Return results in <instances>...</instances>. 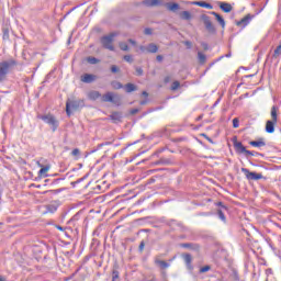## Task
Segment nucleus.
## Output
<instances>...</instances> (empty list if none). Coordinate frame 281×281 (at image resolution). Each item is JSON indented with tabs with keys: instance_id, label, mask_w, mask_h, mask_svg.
I'll list each match as a JSON object with an SVG mask.
<instances>
[{
	"instance_id": "nucleus-46",
	"label": "nucleus",
	"mask_w": 281,
	"mask_h": 281,
	"mask_svg": "<svg viewBox=\"0 0 281 281\" xmlns=\"http://www.w3.org/2000/svg\"><path fill=\"white\" fill-rule=\"evenodd\" d=\"M136 113H139V110L133 109V110L131 111V114H132V115H135Z\"/></svg>"
},
{
	"instance_id": "nucleus-6",
	"label": "nucleus",
	"mask_w": 281,
	"mask_h": 281,
	"mask_svg": "<svg viewBox=\"0 0 281 281\" xmlns=\"http://www.w3.org/2000/svg\"><path fill=\"white\" fill-rule=\"evenodd\" d=\"M241 172L245 175L248 181H260V179H267L262 173L256 171H249L247 168H241Z\"/></svg>"
},
{
	"instance_id": "nucleus-25",
	"label": "nucleus",
	"mask_w": 281,
	"mask_h": 281,
	"mask_svg": "<svg viewBox=\"0 0 281 281\" xmlns=\"http://www.w3.org/2000/svg\"><path fill=\"white\" fill-rule=\"evenodd\" d=\"M125 91L126 93H133V91H137V87L133 83H126Z\"/></svg>"
},
{
	"instance_id": "nucleus-13",
	"label": "nucleus",
	"mask_w": 281,
	"mask_h": 281,
	"mask_svg": "<svg viewBox=\"0 0 281 281\" xmlns=\"http://www.w3.org/2000/svg\"><path fill=\"white\" fill-rule=\"evenodd\" d=\"M210 14L215 16V21H217V23H220L221 27L223 30H225V19H223L221 14H218V13H216L214 11H211Z\"/></svg>"
},
{
	"instance_id": "nucleus-11",
	"label": "nucleus",
	"mask_w": 281,
	"mask_h": 281,
	"mask_svg": "<svg viewBox=\"0 0 281 281\" xmlns=\"http://www.w3.org/2000/svg\"><path fill=\"white\" fill-rule=\"evenodd\" d=\"M143 3L147 8H156L157 5H161L162 1L161 0H144Z\"/></svg>"
},
{
	"instance_id": "nucleus-36",
	"label": "nucleus",
	"mask_w": 281,
	"mask_h": 281,
	"mask_svg": "<svg viewBox=\"0 0 281 281\" xmlns=\"http://www.w3.org/2000/svg\"><path fill=\"white\" fill-rule=\"evenodd\" d=\"M111 71H112V74H120V67H117L115 65H112L111 66Z\"/></svg>"
},
{
	"instance_id": "nucleus-4",
	"label": "nucleus",
	"mask_w": 281,
	"mask_h": 281,
	"mask_svg": "<svg viewBox=\"0 0 281 281\" xmlns=\"http://www.w3.org/2000/svg\"><path fill=\"white\" fill-rule=\"evenodd\" d=\"M117 36V33H111L109 35H105L101 38V44L105 49H109L110 52H115V46H113V41Z\"/></svg>"
},
{
	"instance_id": "nucleus-7",
	"label": "nucleus",
	"mask_w": 281,
	"mask_h": 281,
	"mask_svg": "<svg viewBox=\"0 0 281 281\" xmlns=\"http://www.w3.org/2000/svg\"><path fill=\"white\" fill-rule=\"evenodd\" d=\"M38 119L45 122V124H48L49 126H52L54 132L56 131V128H58V120H56V116L52 114H46V115H38Z\"/></svg>"
},
{
	"instance_id": "nucleus-21",
	"label": "nucleus",
	"mask_w": 281,
	"mask_h": 281,
	"mask_svg": "<svg viewBox=\"0 0 281 281\" xmlns=\"http://www.w3.org/2000/svg\"><path fill=\"white\" fill-rule=\"evenodd\" d=\"M198 60L200 65L207 63V56L203 52H198Z\"/></svg>"
},
{
	"instance_id": "nucleus-41",
	"label": "nucleus",
	"mask_w": 281,
	"mask_h": 281,
	"mask_svg": "<svg viewBox=\"0 0 281 281\" xmlns=\"http://www.w3.org/2000/svg\"><path fill=\"white\" fill-rule=\"evenodd\" d=\"M202 47H203V49H204V52H207V49H210V46L207 45V43H205V42H202Z\"/></svg>"
},
{
	"instance_id": "nucleus-55",
	"label": "nucleus",
	"mask_w": 281,
	"mask_h": 281,
	"mask_svg": "<svg viewBox=\"0 0 281 281\" xmlns=\"http://www.w3.org/2000/svg\"><path fill=\"white\" fill-rule=\"evenodd\" d=\"M150 281H157V278L153 277Z\"/></svg>"
},
{
	"instance_id": "nucleus-17",
	"label": "nucleus",
	"mask_w": 281,
	"mask_h": 281,
	"mask_svg": "<svg viewBox=\"0 0 281 281\" xmlns=\"http://www.w3.org/2000/svg\"><path fill=\"white\" fill-rule=\"evenodd\" d=\"M249 144L255 148H262L263 146H267V143H265L262 138H260L259 140H251Z\"/></svg>"
},
{
	"instance_id": "nucleus-42",
	"label": "nucleus",
	"mask_w": 281,
	"mask_h": 281,
	"mask_svg": "<svg viewBox=\"0 0 281 281\" xmlns=\"http://www.w3.org/2000/svg\"><path fill=\"white\" fill-rule=\"evenodd\" d=\"M144 247H146V244L144 241H140V244L138 246V250L144 251Z\"/></svg>"
},
{
	"instance_id": "nucleus-26",
	"label": "nucleus",
	"mask_w": 281,
	"mask_h": 281,
	"mask_svg": "<svg viewBox=\"0 0 281 281\" xmlns=\"http://www.w3.org/2000/svg\"><path fill=\"white\" fill-rule=\"evenodd\" d=\"M47 212L54 213L58 210V204L56 203H50L46 206Z\"/></svg>"
},
{
	"instance_id": "nucleus-10",
	"label": "nucleus",
	"mask_w": 281,
	"mask_h": 281,
	"mask_svg": "<svg viewBox=\"0 0 281 281\" xmlns=\"http://www.w3.org/2000/svg\"><path fill=\"white\" fill-rule=\"evenodd\" d=\"M251 19H254V16H251V14H247L246 16H244L240 21H238L236 23V25L238 27H247V25H249V22L251 21Z\"/></svg>"
},
{
	"instance_id": "nucleus-31",
	"label": "nucleus",
	"mask_w": 281,
	"mask_h": 281,
	"mask_svg": "<svg viewBox=\"0 0 281 281\" xmlns=\"http://www.w3.org/2000/svg\"><path fill=\"white\" fill-rule=\"evenodd\" d=\"M181 87V83L179 81H173L171 85V91H177Z\"/></svg>"
},
{
	"instance_id": "nucleus-53",
	"label": "nucleus",
	"mask_w": 281,
	"mask_h": 281,
	"mask_svg": "<svg viewBox=\"0 0 281 281\" xmlns=\"http://www.w3.org/2000/svg\"><path fill=\"white\" fill-rule=\"evenodd\" d=\"M0 281H5V278H3L2 276H0Z\"/></svg>"
},
{
	"instance_id": "nucleus-14",
	"label": "nucleus",
	"mask_w": 281,
	"mask_h": 281,
	"mask_svg": "<svg viewBox=\"0 0 281 281\" xmlns=\"http://www.w3.org/2000/svg\"><path fill=\"white\" fill-rule=\"evenodd\" d=\"M178 16L182 21H191L192 20V13H190V11H181L178 13Z\"/></svg>"
},
{
	"instance_id": "nucleus-15",
	"label": "nucleus",
	"mask_w": 281,
	"mask_h": 281,
	"mask_svg": "<svg viewBox=\"0 0 281 281\" xmlns=\"http://www.w3.org/2000/svg\"><path fill=\"white\" fill-rule=\"evenodd\" d=\"M220 9L223 11V12H226V13H229L232 12V10L234 9L232 7V4L227 3V2H220Z\"/></svg>"
},
{
	"instance_id": "nucleus-8",
	"label": "nucleus",
	"mask_w": 281,
	"mask_h": 281,
	"mask_svg": "<svg viewBox=\"0 0 281 281\" xmlns=\"http://www.w3.org/2000/svg\"><path fill=\"white\" fill-rule=\"evenodd\" d=\"M101 102H112V104H120V97L113 92H108L101 97Z\"/></svg>"
},
{
	"instance_id": "nucleus-9",
	"label": "nucleus",
	"mask_w": 281,
	"mask_h": 281,
	"mask_svg": "<svg viewBox=\"0 0 281 281\" xmlns=\"http://www.w3.org/2000/svg\"><path fill=\"white\" fill-rule=\"evenodd\" d=\"M234 146H235V150H236V153H239L240 155H245L246 157H254V151H249V150H247V148H245L244 146H243V143H240V142H235L234 143Z\"/></svg>"
},
{
	"instance_id": "nucleus-24",
	"label": "nucleus",
	"mask_w": 281,
	"mask_h": 281,
	"mask_svg": "<svg viewBox=\"0 0 281 281\" xmlns=\"http://www.w3.org/2000/svg\"><path fill=\"white\" fill-rule=\"evenodd\" d=\"M147 52L149 54H157V52H159V47L157 46V44L151 43L147 46Z\"/></svg>"
},
{
	"instance_id": "nucleus-20",
	"label": "nucleus",
	"mask_w": 281,
	"mask_h": 281,
	"mask_svg": "<svg viewBox=\"0 0 281 281\" xmlns=\"http://www.w3.org/2000/svg\"><path fill=\"white\" fill-rule=\"evenodd\" d=\"M110 117L114 122V124H117V122H122V113H120V112H113L110 115Z\"/></svg>"
},
{
	"instance_id": "nucleus-32",
	"label": "nucleus",
	"mask_w": 281,
	"mask_h": 281,
	"mask_svg": "<svg viewBox=\"0 0 281 281\" xmlns=\"http://www.w3.org/2000/svg\"><path fill=\"white\" fill-rule=\"evenodd\" d=\"M71 155H72V157H76V159H79V157H80V149L75 148V149L71 151Z\"/></svg>"
},
{
	"instance_id": "nucleus-34",
	"label": "nucleus",
	"mask_w": 281,
	"mask_h": 281,
	"mask_svg": "<svg viewBox=\"0 0 281 281\" xmlns=\"http://www.w3.org/2000/svg\"><path fill=\"white\" fill-rule=\"evenodd\" d=\"M88 63H90V65H98V58H95V57H88Z\"/></svg>"
},
{
	"instance_id": "nucleus-49",
	"label": "nucleus",
	"mask_w": 281,
	"mask_h": 281,
	"mask_svg": "<svg viewBox=\"0 0 281 281\" xmlns=\"http://www.w3.org/2000/svg\"><path fill=\"white\" fill-rule=\"evenodd\" d=\"M165 82L166 83L170 82V77H165Z\"/></svg>"
},
{
	"instance_id": "nucleus-27",
	"label": "nucleus",
	"mask_w": 281,
	"mask_h": 281,
	"mask_svg": "<svg viewBox=\"0 0 281 281\" xmlns=\"http://www.w3.org/2000/svg\"><path fill=\"white\" fill-rule=\"evenodd\" d=\"M47 172H49V167H43L41 170H40V172H38V175L41 176V177H47Z\"/></svg>"
},
{
	"instance_id": "nucleus-48",
	"label": "nucleus",
	"mask_w": 281,
	"mask_h": 281,
	"mask_svg": "<svg viewBox=\"0 0 281 281\" xmlns=\"http://www.w3.org/2000/svg\"><path fill=\"white\" fill-rule=\"evenodd\" d=\"M139 49H140V52H147V47H145V46H139Z\"/></svg>"
},
{
	"instance_id": "nucleus-33",
	"label": "nucleus",
	"mask_w": 281,
	"mask_h": 281,
	"mask_svg": "<svg viewBox=\"0 0 281 281\" xmlns=\"http://www.w3.org/2000/svg\"><path fill=\"white\" fill-rule=\"evenodd\" d=\"M211 269H212L211 266H204L200 268V273H207V271H210Z\"/></svg>"
},
{
	"instance_id": "nucleus-50",
	"label": "nucleus",
	"mask_w": 281,
	"mask_h": 281,
	"mask_svg": "<svg viewBox=\"0 0 281 281\" xmlns=\"http://www.w3.org/2000/svg\"><path fill=\"white\" fill-rule=\"evenodd\" d=\"M143 95H144L145 98H148V92L143 91Z\"/></svg>"
},
{
	"instance_id": "nucleus-12",
	"label": "nucleus",
	"mask_w": 281,
	"mask_h": 281,
	"mask_svg": "<svg viewBox=\"0 0 281 281\" xmlns=\"http://www.w3.org/2000/svg\"><path fill=\"white\" fill-rule=\"evenodd\" d=\"M95 75L85 74L81 76V82H86V85H91V82H94Z\"/></svg>"
},
{
	"instance_id": "nucleus-47",
	"label": "nucleus",
	"mask_w": 281,
	"mask_h": 281,
	"mask_svg": "<svg viewBox=\"0 0 281 281\" xmlns=\"http://www.w3.org/2000/svg\"><path fill=\"white\" fill-rule=\"evenodd\" d=\"M128 43H131V45H137V42H135V40L132 38L128 40Z\"/></svg>"
},
{
	"instance_id": "nucleus-3",
	"label": "nucleus",
	"mask_w": 281,
	"mask_h": 281,
	"mask_svg": "<svg viewBox=\"0 0 281 281\" xmlns=\"http://www.w3.org/2000/svg\"><path fill=\"white\" fill-rule=\"evenodd\" d=\"M85 106V101L83 100H80V99H77V100H71V99H68L67 102H66V113L67 115H71V110L72 111H78V109Z\"/></svg>"
},
{
	"instance_id": "nucleus-38",
	"label": "nucleus",
	"mask_w": 281,
	"mask_h": 281,
	"mask_svg": "<svg viewBox=\"0 0 281 281\" xmlns=\"http://www.w3.org/2000/svg\"><path fill=\"white\" fill-rule=\"evenodd\" d=\"M123 59H124L126 63H133V56H131V55H125V56L123 57Z\"/></svg>"
},
{
	"instance_id": "nucleus-37",
	"label": "nucleus",
	"mask_w": 281,
	"mask_h": 281,
	"mask_svg": "<svg viewBox=\"0 0 281 281\" xmlns=\"http://www.w3.org/2000/svg\"><path fill=\"white\" fill-rule=\"evenodd\" d=\"M217 215H218V218H221V221L225 222V213H223L222 210L217 211Z\"/></svg>"
},
{
	"instance_id": "nucleus-56",
	"label": "nucleus",
	"mask_w": 281,
	"mask_h": 281,
	"mask_svg": "<svg viewBox=\"0 0 281 281\" xmlns=\"http://www.w3.org/2000/svg\"><path fill=\"white\" fill-rule=\"evenodd\" d=\"M140 104H146V101H142Z\"/></svg>"
},
{
	"instance_id": "nucleus-22",
	"label": "nucleus",
	"mask_w": 281,
	"mask_h": 281,
	"mask_svg": "<svg viewBox=\"0 0 281 281\" xmlns=\"http://www.w3.org/2000/svg\"><path fill=\"white\" fill-rule=\"evenodd\" d=\"M182 258H183V260H184L187 267H188L189 269H192V255L186 254V255L182 256Z\"/></svg>"
},
{
	"instance_id": "nucleus-2",
	"label": "nucleus",
	"mask_w": 281,
	"mask_h": 281,
	"mask_svg": "<svg viewBox=\"0 0 281 281\" xmlns=\"http://www.w3.org/2000/svg\"><path fill=\"white\" fill-rule=\"evenodd\" d=\"M14 65H16L14 59L3 60L0 63V82H3Z\"/></svg>"
},
{
	"instance_id": "nucleus-35",
	"label": "nucleus",
	"mask_w": 281,
	"mask_h": 281,
	"mask_svg": "<svg viewBox=\"0 0 281 281\" xmlns=\"http://www.w3.org/2000/svg\"><path fill=\"white\" fill-rule=\"evenodd\" d=\"M238 126H240V121H238V119L235 117V119L233 120V128H238Z\"/></svg>"
},
{
	"instance_id": "nucleus-1",
	"label": "nucleus",
	"mask_w": 281,
	"mask_h": 281,
	"mask_svg": "<svg viewBox=\"0 0 281 281\" xmlns=\"http://www.w3.org/2000/svg\"><path fill=\"white\" fill-rule=\"evenodd\" d=\"M280 109L277 105H273L270 110V117L271 120H268L266 122V133L273 134L276 133V124H278V113Z\"/></svg>"
},
{
	"instance_id": "nucleus-30",
	"label": "nucleus",
	"mask_w": 281,
	"mask_h": 281,
	"mask_svg": "<svg viewBox=\"0 0 281 281\" xmlns=\"http://www.w3.org/2000/svg\"><path fill=\"white\" fill-rule=\"evenodd\" d=\"M111 85L113 89H122L124 87L120 81H112Z\"/></svg>"
},
{
	"instance_id": "nucleus-19",
	"label": "nucleus",
	"mask_w": 281,
	"mask_h": 281,
	"mask_svg": "<svg viewBox=\"0 0 281 281\" xmlns=\"http://www.w3.org/2000/svg\"><path fill=\"white\" fill-rule=\"evenodd\" d=\"M194 5H199L200 8H206V10H213L214 7L205 1H196L193 2Z\"/></svg>"
},
{
	"instance_id": "nucleus-54",
	"label": "nucleus",
	"mask_w": 281,
	"mask_h": 281,
	"mask_svg": "<svg viewBox=\"0 0 281 281\" xmlns=\"http://www.w3.org/2000/svg\"><path fill=\"white\" fill-rule=\"evenodd\" d=\"M102 146H104V144H99V145H98V148H102Z\"/></svg>"
},
{
	"instance_id": "nucleus-44",
	"label": "nucleus",
	"mask_w": 281,
	"mask_h": 281,
	"mask_svg": "<svg viewBox=\"0 0 281 281\" xmlns=\"http://www.w3.org/2000/svg\"><path fill=\"white\" fill-rule=\"evenodd\" d=\"M156 59L158 60V63H161V60H164V56L157 55Z\"/></svg>"
},
{
	"instance_id": "nucleus-28",
	"label": "nucleus",
	"mask_w": 281,
	"mask_h": 281,
	"mask_svg": "<svg viewBox=\"0 0 281 281\" xmlns=\"http://www.w3.org/2000/svg\"><path fill=\"white\" fill-rule=\"evenodd\" d=\"M119 47L122 52H128V44L124 42L119 43Z\"/></svg>"
},
{
	"instance_id": "nucleus-18",
	"label": "nucleus",
	"mask_w": 281,
	"mask_h": 281,
	"mask_svg": "<svg viewBox=\"0 0 281 281\" xmlns=\"http://www.w3.org/2000/svg\"><path fill=\"white\" fill-rule=\"evenodd\" d=\"M155 265H157L158 267H160V269H168V267H170V263L160 260L159 257L155 258Z\"/></svg>"
},
{
	"instance_id": "nucleus-43",
	"label": "nucleus",
	"mask_w": 281,
	"mask_h": 281,
	"mask_svg": "<svg viewBox=\"0 0 281 281\" xmlns=\"http://www.w3.org/2000/svg\"><path fill=\"white\" fill-rule=\"evenodd\" d=\"M144 34L150 35V34H153V30L151 29H145Z\"/></svg>"
},
{
	"instance_id": "nucleus-16",
	"label": "nucleus",
	"mask_w": 281,
	"mask_h": 281,
	"mask_svg": "<svg viewBox=\"0 0 281 281\" xmlns=\"http://www.w3.org/2000/svg\"><path fill=\"white\" fill-rule=\"evenodd\" d=\"M88 98H89V100L95 101L99 98H102V94L100 93V91L92 90V91L88 92Z\"/></svg>"
},
{
	"instance_id": "nucleus-40",
	"label": "nucleus",
	"mask_w": 281,
	"mask_h": 281,
	"mask_svg": "<svg viewBox=\"0 0 281 281\" xmlns=\"http://www.w3.org/2000/svg\"><path fill=\"white\" fill-rule=\"evenodd\" d=\"M136 74H137V76H143L144 75V69L137 67L136 68Z\"/></svg>"
},
{
	"instance_id": "nucleus-5",
	"label": "nucleus",
	"mask_w": 281,
	"mask_h": 281,
	"mask_svg": "<svg viewBox=\"0 0 281 281\" xmlns=\"http://www.w3.org/2000/svg\"><path fill=\"white\" fill-rule=\"evenodd\" d=\"M201 21L202 23H204L205 30L206 32H209V34H216V26L214 25V23H212V19H210V15L202 14Z\"/></svg>"
},
{
	"instance_id": "nucleus-51",
	"label": "nucleus",
	"mask_w": 281,
	"mask_h": 281,
	"mask_svg": "<svg viewBox=\"0 0 281 281\" xmlns=\"http://www.w3.org/2000/svg\"><path fill=\"white\" fill-rule=\"evenodd\" d=\"M183 247H192V244H183Z\"/></svg>"
},
{
	"instance_id": "nucleus-39",
	"label": "nucleus",
	"mask_w": 281,
	"mask_h": 281,
	"mask_svg": "<svg viewBox=\"0 0 281 281\" xmlns=\"http://www.w3.org/2000/svg\"><path fill=\"white\" fill-rule=\"evenodd\" d=\"M183 44L188 47V49H192V42L184 41Z\"/></svg>"
},
{
	"instance_id": "nucleus-45",
	"label": "nucleus",
	"mask_w": 281,
	"mask_h": 281,
	"mask_svg": "<svg viewBox=\"0 0 281 281\" xmlns=\"http://www.w3.org/2000/svg\"><path fill=\"white\" fill-rule=\"evenodd\" d=\"M202 137H205V139L212 144V138H210L206 134H202Z\"/></svg>"
},
{
	"instance_id": "nucleus-29",
	"label": "nucleus",
	"mask_w": 281,
	"mask_h": 281,
	"mask_svg": "<svg viewBox=\"0 0 281 281\" xmlns=\"http://www.w3.org/2000/svg\"><path fill=\"white\" fill-rule=\"evenodd\" d=\"M112 281H120V271L113 270V272H112Z\"/></svg>"
},
{
	"instance_id": "nucleus-52",
	"label": "nucleus",
	"mask_w": 281,
	"mask_h": 281,
	"mask_svg": "<svg viewBox=\"0 0 281 281\" xmlns=\"http://www.w3.org/2000/svg\"><path fill=\"white\" fill-rule=\"evenodd\" d=\"M57 229H59V232H63V226H56Z\"/></svg>"
},
{
	"instance_id": "nucleus-23",
	"label": "nucleus",
	"mask_w": 281,
	"mask_h": 281,
	"mask_svg": "<svg viewBox=\"0 0 281 281\" xmlns=\"http://www.w3.org/2000/svg\"><path fill=\"white\" fill-rule=\"evenodd\" d=\"M180 5L177 2H169L167 3V10H169L170 12H177V10H179Z\"/></svg>"
}]
</instances>
